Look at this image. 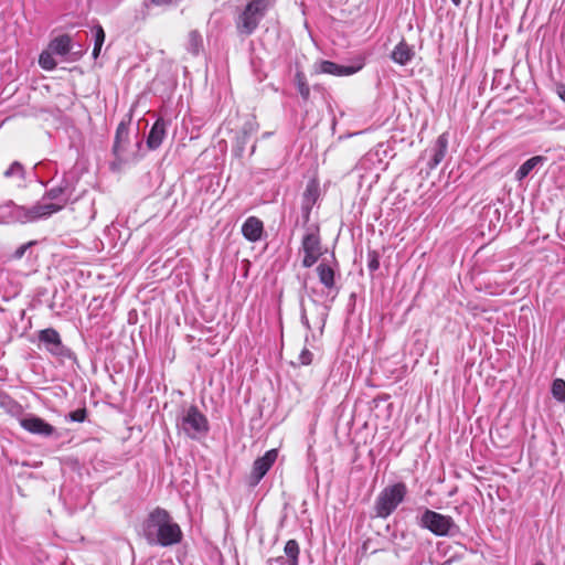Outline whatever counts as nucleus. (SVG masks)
I'll list each match as a JSON object with an SVG mask.
<instances>
[{
    "label": "nucleus",
    "mask_w": 565,
    "mask_h": 565,
    "mask_svg": "<svg viewBox=\"0 0 565 565\" xmlns=\"http://www.w3.org/2000/svg\"><path fill=\"white\" fill-rule=\"evenodd\" d=\"M142 536L151 546L168 547L179 544L183 533L170 513L160 507L153 509L141 524Z\"/></svg>",
    "instance_id": "obj_1"
},
{
    "label": "nucleus",
    "mask_w": 565,
    "mask_h": 565,
    "mask_svg": "<svg viewBox=\"0 0 565 565\" xmlns=\"http://www.w3.org/2000/svg\"><path fill=\"white\" fill-rule=\"evenodd\" d=\"M129 124L128 121L121 120L115 132L114 145L111 148V152L115 157V160L111 162L113 170H119L121 166L138 161L141 156L139 154L140 149L142 148V140L138 139L135 142V150H130L131 141L129 134Z\"/></svg>",
    "instance_id": "obj_2"
},
{
    "label": "nucleus",
    "mask_w": 565,
    "mask_h": 565,
    "mask_svg": "<svg viewBox=\"0 0 565 565\" xmlns=\"http://www.w3.org/2000/svg\"><path fill=\"white\" fill-rule=\"evenodd\" d=\"M407 493V486L402 481L384 487L374 501V516L387 519L404 502Z\"/></svg>",
    "instance_id": "obj_3"
},
{
    "label": "nucleus",
    "mask_w": 565,
    "mask_h": 565,
    "mask_svg": "<svg viewBox=\"0 0 565 565\" xmlns=\"http://www.w3.org/2000/svg\"><path fill=\"white\" fill-rule=\"evenodd\" d=\"M270 7L271 0H250L235 20L237 33L245 36L253 34Z\"/></svg>",
    "instance_id": "obj_4"
},
{
    "label": "nucleus",
    "mask_w": 565,
    "mask_h": 565,
    "mask_svg": "<svg viewBox=\"0 0 565 565\" xmlns=\"http://www.w3.org/2000/svg\"><path fill=\"white\" fill-rule=\"evenodd\" d=\"M417 524L436 536H455L460 532L459 526L450 515H445L429 509H425L417 516Z\"/></svg>",
    "instance_id": "obj_5"
},
{
    "label": "nucleus",
    "mask_w": 565,
    "mask_h": 565,
    "mask_svg": "<svg viewBox=\"0 0 565 565\" xmlns=\"http://www.w3.org/2000/svg\"><path fill=\"white\" fill-rule=\"evenodd\" d=\"M177 426L191 439H200L210 430L209 420L195 405H191L178 419Z\"/></svg>",
    "instance_id": "obj_6"
},
{
    "label": "nucleus",
    "mask_w": 565,
    "mask_h": 565,
    "mask_svg": "<svg viewBox=\"0 0 565 565\" xmlns=\"http://www.w3.org/2000/svg\"><path fill=\"white\" fill-rule=\"evenodd\" d=\"M38 338L44 349L60 362L64 363L66 360L77 361L75 353L63 344L61 335L55 329H43L39 332Z\"/></svg>",
    "instance_id": "obj_7"
},
{
    "label": "nucleus",
    "mask_w": 565,
    "mask_h": 565,
    "mask_svg": "<svg viewBox=\"0 0 565 565\" xmlns=\"http://www.w3.org/2000/svg\"><path fill=\"white\" fill-rule=\"evenodd\" d=\"M301 248L303 250L302 267H312L322 255V245L318 225H309L302 236Z\"/></svg>",
    "instance_id": "obj_8"
},
{
    "label": "nucleus",
    "mask_w": 565,
    "mask_h": 565,
    "mask_svg": "<svg viewBox=\"0 0 565 565\" xmlns=\"http://www.w3.org/2000/svg\"><path fill=\"white\" fill-rule=\"evenodd\" d=\"M62 209L63 204L52 202H38L30 207L21 205V223L25 224L38 222L40 220H45L53 215L54 213H57Z\"/></svg>",
    "instance_id": "obj_9"
},
{
    "label": "nucleus",
    "mask_w": 565,
    "mask_h": 565,
    "mask_svg": "<svg viewBox=\"0 0 565 565\" xmlns=\"http://www.w3.org/2000/svg\"><path fill=\"white\" fill-rule=\"evenodd\" d=\"M278 457L277 449L267 450L264 456L257 458L254 463L249 476L247 477V486L255 488L260 480L266 476L269 469L273 467Z\"/></svg>",
    "instance_id": "obj_10"
},
{
    "label": "nucleus",
    "mask_w": 565,
    "mask_h": 565,
    "mask_svg": "<svg viewBox=\"0 0 565 565\" xmlns=\"http://www.w3.org/2000/svg\"><path fill=\"white\" fill-rule=\"evenodd\" d=\"M320 284L327 289V296H330V302H333L339 294V287L335 284L337 270L329 264L321 262L316 268ZM338 276L340 274L338 273Z\"/></svg>",
    "instance_id": "obj_11"
},
{
    "label": "nucleus",
    "mask_w": 565,
    "mask_h": 565,
    "mask_svg": "<svg viewBox=\"0 0 565 565\" xmlns=\"http://www.w3.org/2000/svg\"><path fill=\"white\" fill-rule=\"evenodd\" d=\"M21 427L33 435L41 437H52L55 435V427L45 422L43 418L28 414L20 419Z\"/></svg>",
    "instance_id": "obj_12"
},
{
    "label": "nucleus",
    "mask_w": 565,
    "mask_h": 565,
    "mask_svg": "<svg viewBox=\"0 0 565 565\" xmlns=\"http://www.w3.org/2000/svg\"><path fill=\"white\" fill-rule=\"evenodd\" d=\"M171 121L159 117L150 128L146 143L149 150H157L167 137Z\"/></svg>",
    "instance_id": "obj_13"
},
{
    "label": "nucleus",
    "mask_w": 565,
    "mask_h": 565,
    "mask_svg": "<svg viewBox=\"0 0 565 565\" xmlns=\"http://www.w3.org/2000/svg\"><path fill=\"white\" fill-rule=\"evenodd\" d=\"M448 142V132H443L438 136L433 146L425 151V153H429V160L427 162L429 170H434L445 159Z\"/></svg>",
    "instance_id": "obj_14"
},
{
    "label": "nucleus",
    "mask_w": 565,
    "mask_h": 565,
    "mask_svg": "<svg viewBox=\"0 0 565 565\" xmlns=\"http://www.w3.org/2000/svg\"><path fill=\"white\" fill-rule=\"evenodd\" d=\"M361 67L340 65L332 61L322 60L315 64V72L334 76H349L356 73Z\"/></svg>",
    "instance_id": "obj_15"
},
{
    "label": "nucleus",
    "mask_w": 565,
    "mask_h": 565,
    "mask_svg": "<svg viewBox=\"0 0 565 565\" xmlns=\"http://www.w3.org/2000/svg\"><path fill=\"white\" fill-rule=\"evenodd\" d=\"M284 552L285 556L269 558L268 565H298L300 547L296 540L287 541Z\"/></svg>",
    "instance_id": "obj_16"
},
{
    "label": "nucleus",
    "mask_w": 565,
    "mask_h": 565,
    "mask_svg": "<svg viewBox=\"0 0 565 565\" xmlns=\"http://www.w3.org/2000/svg\"><path fill=\"white\" fill-rule=\"evenodd\" d=\"M264 232L263 222L256 216H249L242 225V234L249 242H257Z\"/></svg>",
    "instance_id": "obj_17"
},
{
    "label": "nucleus",
    "mask_w": 565,
    "mask_h": 565,
    "mask_svg": "<svg viewBox=\"0 0 565 565\" xmlns=\"http://www.w3.org/2000/svg\"><path fill=\"white\" fill-rule=\"evenodd\" d=\"M72 194V189L66 179H63L61 184L57 186H54L50 190H47L42 200H50V201H58V204H63V206L67 203L70 200V196Z\"/></svg>",
    "instance_id": "obj_18"
},
{
    "label": "nucleus",
    "mask_w": 565,
    "mask_h": 565,
    "mask_svg": "<svg viewBox=\"0 0 565 565\" xmlns=\"http://www.w3.org/2000/svg\"><path fill=\"white\" fill-rule=\"evenodd\" d=\"M21 205L13 201L0 204V224L21 223Z\"/></svg>",
    "instance_id": "obj_19"
},
{
    "label": "nucleus",
    "mask_w": 565,
    "mask_h": 565,
    "mask_svg": "<svg viewBox=\"0 0 565 565\" xmlns=\"http://www.w3.org/2000/svg\"><path fill=\"white\" fill-rule=\"evenodd\" d=\"M415 56V52L411 45H408L405 40H402L392 51L391 58L394 63L398 65H407L413 57Z\"/></svg>",
    "instance_id": "obj_20"
},
{
    "label": "nucleus",
    "mask_w": 565,
    "mask_h": 565,
    "mask_svg": "<svg viewBox=\"0 0 565 565\" xmlns=\"http://www.w3.org/2000/svg\"><path fill=\"white\" fill-rule=\"evenodd\" d=\"M254 130V124L246 122L242 130L236 134L232 151L237 158H241L245 151V147L249 141L250 135Z\"/></svg>",
    "instance_id": "obj_21"
},
{
    "label": "nucleus",
    "mask_w": 565,
    "mask_h": 565,
    "mask_svg": "<svg viewBox=\"0 0 565 565\" xmlns=\"http://www.w3.org/2000/svg\"><path fill=\"white\" fill-rule=\"evenodd\" d=\"M547 161L545 156H534L523 162L515 172V179L522 181L532 171L541 169Z\"/></svg>",
    "instance_id": "obj_22"
},
{
    "label": "nucleus",
    "mask_w": 565,
    "mask_h": 565,
    "mask_svg": "<svg viewBox=\"0 0 565 565\" xmlns=\"http://www.w3.org/2000/svg\"><path fill=\"white\" fill-rule=\"evenodd\" d=\"M71 42L70 35L63 34L53 39L49 44V49L52 53L64 56L71 51Z\"/></svg>",
    "instance_id": "obj_23"
},
{
    "label": "nucleus",
    "mask_w": 565,
    "mask_h": 565,
    "mask_svg": "<svg viewBox=\"0 0 565 565\" xmlns=\"http://www.w3.org/2000/svg\"><path fill=\"white\" fill-rule=\"evenodd\" d=\"M3 177L7 179L17 178L19 180V186H25L26 171L24 166L20 161H13L9 168L3 172Z\"/></svg>",
    "instance_id": "obj_24"
},
{
    "label": "nucleus",
    "mask_w": 565,
    "mask_h": 565,
    "mask_svg": "<svg viewBox=\"0 0 565 565\" xmlns=\"http://www.w3.org/2000/svg\"><path fill=\"white\" fill-rule=\"evenodd\" d=\"M295 85L302 100L307 103L310 98V86L305 73L300 70H297L295 74Z\"/></svg>",
    "instance_id": "obj_25"
},
{
    "label": "nucleus",
    "mask_w": 565,
    "mask_h": 565,
    "mask_svg": "<svg viewBox=\"0 0 565 565\" xmlns=\"http://www.w3.org/2000/svg\"><path fill=\"white\" fill-rule=\"evenodd\" d=\"M203 47V39L199 31L192 30L188 35L186 50L193 55H199Z\"/></svg>",
    "instance_id": "obj_26"
},
{
    "label": "nucleus",
    "mask_w": 565,
    "mask_h": 565,
    "mask_svg": "<svg viewBox=\"0 0 565 565\" xmlns=\"http://www.w3.org/2000/svg\"><path fill=\"white\" fill-rule=\"evenodd\" d=\"M319 184L313 180L309 181L303 192L302 203L313 205L319 198Z\"/></svg>",
    "instance_id": "obj_27"
},
{
    "label": "nucleus",
    "mask_w": 565,
    "mask_h": 565,
    "mask_svg": "<svg viewBox=\"0 0 565 565\" xmlns=\"http://www.w3.org/2000/svg\"><path fill=\"white\" fill-rule=\"evenodd\" d=\"M53 54L50 52H42L39 57V64L40 66L45 71H52L56 67L57 63L53 57Z\"/></svg>",
    "instance_id": "obj_28"
},
{
    "label": "nucleus",
    "mask_w": 565,
    "mask_h": 565,
    "mask_svg": "<svg viewBox=\"0 0 565 565\" xmlns=\"http://www.w3.org/2000/svg\"><path fill=\"white\" fill-rule=\"evenodd\" d=\"M552 395L555 399L563 402L565 401V381L562 379H555L552 383Z\"/></svg>",
    "instance_id": "obj_29"
},
{
    "label": "nucleus",
    "mask_w": 565,
    "mask_h": 565,
    "mask_svg": "<svg viewBox=\"0 0 565 565\" xmlns=\"http://www.w3.org/2000/svg\"><path fill=\"white\" fill-rule=\"evenodd\" d=\"M380 254L376 250L367 252V269L371 274L380 268Z\"/></svg>",
    "instance_id": "obj_30"
},
{
    "label": "nucleus",
    "mask_w": 565,
    "mask_h": 565,
    "mask_svg": "<svg viewBox=\"0 0 565 565\" xmlns=\"http://www.w3.org/2000/svg\"><path fill=\"white\" fill-rule=\"evenodd\" d=\"M87 418V409L85 407L77 408L65 416L66 420L83 423Z\"/></svg>",
    "instance_id": "obj_31"
},
{
    "label": "nucleus",
    "mask_w": 565,
    "mask_h": 565,
    "mask_svg": "<svg viewBox=\"0 0 565 565\" xmlns=\"http://www.w3.org/2000/svg\"><path fill=\"white\" fill-rule=\"evenodd\" d=\"M36 242L35 241H31V242H28V243H24L22 244L21 246H19L11 255H10V259H21L25 253L33 246L35 245Z\"/></svg>",
    "instance_id": "obj_32"
},
{
    "label": "nucleus",
    "mask_w": 565,
    "mask_h": 565,
    "mask_svg": "<svg viewBox=\"0 0 565 565\" xmlns=\"http://www.w3.org/2000/svg\"><path fill=\"white\" fill-rule=\"evenodd\" d=\"M105 42V32L102 25L97 24L94 26V46H103Z\"/></svg>",
    "instance_id": "obj_33"
},
{
    "label": "nucleus",
    "mask_w": 565,
    "mask_h": 565,
    "mask_svg": "<svg viewBox=\"0 0 565 565\" xmlns=\"http://www.w3.org/2000/svg\"><path fill=\"white\" fill-rule=\"evenodd\" d=\"M313 354L307 348H303L298 356L300 365H309L312 362Z\"/></svg>",
    "instance_id": "obj_34"
},
{
    "label": "nucleus",
    "mask_w": 565,
    "mask_h": 565,
    "mask_svg": "<svg viewBox=\"0 0 565 565\" xmlns=\"http://www.w3.org/2000/svg\"><path fill=\"white\" fill-rule=\"evenodd\" d=\"M300 320H301V323L310 331L311 326H310L309 319L307 317L302 297H300Z\"/></svg>",
    "instance_id": "obj_35"
},
{
    "label": "nucleus",
    "mask_w": 565,
    "mask_h": 565,
    "mask_svg": "<svg viewBox=\"0 0 565 565\" xmlns=\"http://www.w3.org/2000/svg\"><path fill=\"white\" fill-rule=\"evenodd\" d=\"M330 308H331L330 305L322 306V311L320 312V333L321 334L323 332Z\"/></svg>",
    "instance_id": "obj_36"
},
{
    "label": "nucleus",
    "mask_w": 565,
    "mask_h": 565,
    "mask_svg": "<svg viewBox=\"0 0 565 565\" xmlns=\"http://www.w3.org/2000/svg\"><path fill=\"white\" fill-rule=\"evenodd\" d=\"M312 205L303 204L301 205V214L305 225L309 222L310 213H311Z\"/></svg>",
    "instance_id": "obj_37"
},
{
    "label": "nucleus",
    "mask_w": 565,
    "mask_h": 565,
    "mask_svg": "<svg viewBox=\"0 0 565 565\" xmlns=\"http://www.w3.org/2000/svg\"><path fill=\"white\" fill-rule=\"evenodd\" d=\"M555 93L565 103V84L564 83L555 84Z\"/></svg>",
    "instance_id": "obj_38"
},
{
    "label": "nucleus",
    "mask_w": 565,
    "mask_h": 565,
    "mask_svg": "<svg viewBox=\"0 0 565 565\" xmlns=\"http://www.w3.org/2000/svg\"><path fill=\"white\" fill-rule=\"evenodd\" d=\"M151 2L154 6H159V7L170 6V4L174 3L173 0H151Z\"/></svg>",
    "instance_id": "obj_39"
},
{
    "label": "nucleus",
    "mask_w": 565,
    "mask_h": 565,
    "mask_svg": "<svg viewBox=\"0 0 565 565\" xmlns=\"http://www.w3.org/2000/svg\"><path fill=\"white\" fill-rule=\"evenodd\" d=\"M100 50H102L100 46H98V50H97V46H94V49H93V57L94 58H97L99 56Z\"/></svg>",
    "instance_id": "obj_40"
},
{
    "label": "nucleus",
    "mask_w": 565,
    "mask_h": 565,
    "mask_svg": "<svg viewBox=\"0 0 565 565\" xmlns=\"http://www.w3.org/2000/svg\"><path fill=\"white\" fill-rule=\"evenodd\" d=\"M307 288H308V287H307V280H306V279H303V281H302V289L307 291Z\"/></svg>",
    "instance_id": "obj_41"
},
{
    "label": "nucleus",
    "mask_w": 565,
    "mask_h": 565,
    "mask_svg": "<svg viewBox=\"0 0 565 565\" xmlns=\"http://www.w3.org/2000/svg\"><path fill=\"white\" fill-rule=\"evenodd\" d=\"M451 2H452L455 6H457V7H458V6H460L461 0H451Z\"/></svg>",
    "instance_id": "obj_42"
},
{
    "label": "nucleus",
    "mask_w": 565,
    "mask_h": 565,
    "mask_svg": "<svg viewBox=\"0 0 565 565\" xmlns=\"http://www.w3.org/2000/svg\"><path fill=\"white\" fill-rule=\"evenodd\" d=\"M313 294H316V289H313V288L308 291L309 296H312Z\"/></svg>",
    "instance_id": "obj_43"
},
{
    "label": "nucleus",
    "mask_w": 565,
    "mask_h": 565,
    "mask_svg": "<svg viewBox=\"0 0 565 565\" xmlns=\"http://www.w3.org/2000/svg\"><path fill=\"white\" fill-rule=\"evenodd\" d=\"M255 149H256V145L254 143V145L252 146V151H250V153H254V152H255Z\"/></svg>",
    "instance_id": "obj_44"
},
{
    "label": "nucleus",
    "mask_w": 565,
    "mask_h": 565,
    "mask_svg": "<svg viewBox=\"0 0 565 565\" xmlns=\"http://www.w3.org/2000/svg\"><path fill=\"white\" fill-rule=\"evenodd\" d=\"M305 341H306V343H309V335H306Z\"/></svg>",
    "instance_id": "obj_45"
},
{
    "label": "nucleus",
    "mask_w": 565,
    "mask_h": 565,
    "mask_svg": "<svg viewBox=\"0 0 565 565\" xmlns=\"http://www.w3.org/2000/svg\"><path fill=\"white\" fill-rule=\"evenodd\" d=\"M270 136V132H265L264 134V137H269Z\"/></svg>",
    "instance_id": "obj_46"
},
{
    "label": "nucleus",
    "mask_w": 565,
    "mask_h": 565,
    "mask_svg": "<svg viewBox=\"0 0 565 565\" xmlns=\"http://www.w3.org/2000/svg\"><path fill=\"white\" fill-rule=\"evenodd\" d=\"M534 565H544V564H543V563H541V562H539V563H536V564H534Z\"/></svg>",
    "instance_id": "obj_47"
}]
</instances>
